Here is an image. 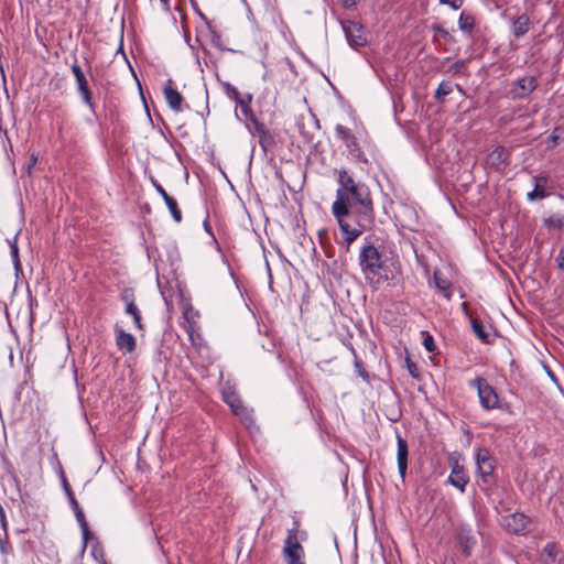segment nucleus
<instances>
[{
    "label": "nucleus",
    "mask_w": 564,
    "mask_h": 564,
    "mask_svg": "<svg viewBox=\"0 0 564 564\" xmlns=\"http://www.w3.org/2000/svg\"><path fill=\"white\" fill-rule=\"evenodd\" d=\"M346 148L348 149L349 153L358 159V160H361V156H362V152L357 143V140L356 138H351L346 144Z\"/></svg>",
    "instance_id": "nucleus-28"
},
{
    "label": "nucleus",
    "mask_w": 564,
    "mask_h": 564,
    "mask_svg": "<svg viewBox=\"0 0 564 564\" xmlns=\"http://www.w3.org/2000/svg\"><path fill=\"white\" fill-rule=\"evenodd\" d=\"M440 3L449 6L454 10H458L462 8L464 0H440Z\"/></svg>",
    "instance_id": "nucleus-33"
},
{
    "label": "nucleus",
    "mask_w": 564,
    "mask_h": 564,
    "mask_svg": "<svg viewBox=\"0 0 564 564\" xmlns=\"http://www.w3.org/2000/svg\"><path fill=\"white\" fill-rule=\"evenodd\" d=\"M307 533L299 530V523L294 522V528L288 531L286 539L282 549L283 558L286 564H305V552L301 541H305Z\"/></svg>",
    "instance_id": "nucleus-3"
},
{
    "label": "nucleus",
    "mask_w": 564,
    "mask_h": 564,
    "mask_svg": "<svg viewBox=\"0 0 564 564\" xmlns=\"http://www.w3.org/2000/svg\"><path fill=\"white\" fill-rule=\"evenodd\" d=\"M456 542L466 557L471 555V550L477 544L476 533L465 525L457 529Z\"/></svg>",
    "instance_id": "nucleus-6"
},
{
    "label": "nucleus",
    "mask_w": 564,
    "mask_h": 564,
    "mask_svg": "<svg viewBox=\"0 0 564 564\" xmlns=\"http://www.w3.org/2000/svg\"><path fill=\"white\" fill-rule=\"evenodd\" d=\"M115 333L118 349L123 354L132 352L135 348V338L118 326H116Z\"/></svg>",
    "instance_id": "nucleus-10"
},
{
    "label": "nucleus",
    "mask_w": 564,
    "mask_h": 564,
    "mask_svg": "<svg viewBox=\"0 0 564 564\" xmlns=\"http://www.w3.org/2000/svg\"><path fill=\"white\" fill-rule=\"evenodd\" d=\"M359 265L367 282L378 288L388 280L387 264L373 245H366L359 253Z\"/></svg>",
    "instance_id": "nucleus-2"
},
{
    "label": "nucleus",
    "mask_w": 564,
    "mask_h": 564,
    "mask_svg": "<svg viewBox=\"0 0 564 564\" xmlns=\"http://www.w3.org/2000/svg\"><path fill=\"white\" fill-rule=\"evenodd\" d=\"M338 188L332 213L336 218L344 241L350 246L364 231L373 225V206L368 186L346 170L338 172Z\"/></svg>",
    "instance_id": "nucleus-1"
},
{
    "label": "nucleus",
    "mask_w": 564,
    "mask_h": 564,
    "mask_svg": "<svg viewBox=\"0 0 564 564\" xmlns=\"http://www.w3.org/2000/svg\"><path fill=\"white\" fill-rule=\"evenodd\" d=\"M397 459H398V470L402 478L405 477L406 468H408V443L406 441L401 437L400 435H397Z\"/></svg>",
    "instance_id": "nucleus-11"
},
{
    "label": "nucleus",
    "mask_w": 564,
    "mask_h": 564,
    "mask_svg": "<svg viewBox=\"0 0 564 564\" xmlns=\"http://www.w3.org/2000/svg\"><path fill=\"white\" fill-rule=\"evenodd\" d=\"M0 520H1L2 524L4 525V511L1 506H0Z\"/></svg>",
    "instance_id": "nucleus-42"
},
{
    "label": "nucleus",
    "mask_w": 564,
    "mask_h": 564,
    "mask_svg": "<svg viewBox=\"0 0 564 564\" xmlns=\"http://www.w3.org/2000/svg\"><path fill=\"white\" fill-rule=\"evenodd\" d=\"M438 31L442 33V35L446 36L448 33L447 31L443 30V29H438Z\"/></svg>",
    "instance_id": "nucleus-44"
},
{
    "label": "nucleus",
    "mask_w": 564,
    "mask_h": 564,
    "mask_svg": "<svg viewBox=\"0 0 564 564\" xmlns=\"http://www.w3.org/2000/svg\"><path fill=\"white\" fill-rule=\"evenodd\" d=\"M434 282L436 288L440 290V292L446 297L451 299V293L448 291L449 289V282L445 279H442L437 272H434Z\"/></svg>",
    "instance_id": "nucleus-24"
},
{
    "label": "nucleus",
    "mask_w": 564,
    "mask_h": 564,
    "mask_svg": "<svg viewBox=\"0 0 564 564\" xmlns=\"http://www.w3.org/2000/svg\"><path fill=\"white\" fill-rule=\"evenodd\" d=\"M529 518L523 513H511L502 517L501 525L511 533L520 534L523 533L529 524Z\"/></svg>",
    "instance_id": "nucleus-8"
},
{
    "label": "nucleus",
    "mask_w": 564,
    "mask_h": 564,
    "mask_svg": "<svg viewBox=\"0 0 564 564\" xmlns=\"http://www.w3.org/2000/svg\"><path fill=\"white\" fill-rule=\"evenodd\" d=\"M477 389L480 405L485 410H492L499 406V397L495 389L482 378H476L469 383Z\"/></svg>",
    "instance_id": "nucleus-4"
},
{
    "label": "nucleus",
    "mask_w": 564,
    "mask_h": 564,
    "mask_svg": "<svg viewBox=\"0 0 564 564\" xmlns=\"http://www.w3.org/2000/svg\"><path fill=\"white\" fill-rule=\"evenodd\" d=\"M155 188H156L158 193L162 196V198L164 200H166L167 197H171L161 185L156 184Z\"/></svg>",
    "instance_id": "nucleus-39"
},
{
    "label": "nucleus",
    "mask_w": 564,
    "mask_h": 564,
    "mask_svg": "<svg viewBox=\"0 0 564 564\" xmlns=\"http://www.w3.org/2000/svg\"><path fill=\"white\" fill-rule=\"evenodd\" d=\"M121 300L126 303V305H128L129 303H134L133 302V294L129 290H126V291L122 292Z\"/></svg>",
    "instance_id": "nucleus-36"
},
{
    "label": "nucleus",
    "mask_w": 564,
    "mask_h": 564,
    "mask_svg": "<svg viewBox=\"0 0 564 564\" xmlns=\"http://www.w3.org/2000/svg\"><path fill=\"white\" fill-rule=\"evenodd\" d=\"M531 21L527 14L519 15L512 24V34L516 37L523 36L530 29Z\"/></svg>",
    "instance_id": "nucleus-16"
},
{
    "label": "nucleus",
    "mask_w": 564,
    "mask_h": 564,
    "mask_svg": "<svg viewBox=\"0 0 564 564\" xmlns=\"http://www.w3.org/2000/svg\"><path fill=\"white\" fill-rule=\"evenodd\" d=\"M557 267L564 271V249H561L556 257Z\"/></svg>",
    "instance_id": "nucleus-38"
},
{
    "label": "nucleus",
    "mask_w": 564,
    "mask_h": 564,
    "mask_svg": "<svg viewBox=\"0 0 564 564\" xmlns=\"http://www.w3.org/2000/svg\"><path fill=\"white\" fill-rule=\"evenodd\" d=\"M0 550H1L2 553H6V547H4V545L2 544L1 541H0Z\"/></svg>",
    "instance_id": "nucleus-43"
},
{
    "label": "nucleus",
    "mask_w": 564,
    "mask_h": 564,
    "mask_svg": "<svg viewBox=\"0 0 564 564\" xmlns=\"http://www.w3.org/2000/svg\"><path fill=\"white\" fill-rule=\"evenodd\" d=\"M80 529H82V532H83V547L85 549L86 545H87L88 540L91 536V533L89 531L87 522H84V527H80Z\"/></svg>",
    "instance_id": "nucleus-35"
},
{
    "label": "nucleus",
    "mask_w": 564,
    "mask_h": 564,
    "mask_svg": "<svg viewBox=\"0 0 564 564\" xmlns=\"http://www.w3.org/2000/svg\"><path fill=\"white\" fill-rule=\"evenodd\" d=\"M170 1L171 0H160L163 10L166 12H170V10H171Z\"/></svg>",
    "instance_id": "nucleus-40"
},
{
    "label": "nucleus",
    "mask_w": 564,
    "mask_h": 564,
    "mask_svg": "<svg viewBox=\"0 0 564 564\" xmlns=\"http://www.w3.org/2000/svg\"><path fill=\"white\" fill-rule=\"evenodd\" d=\"M163 94L169 106L176 112L182 111V95L172 87V80L169 79L163 87Z\"/></svg>",
    "instance_id": "nucleus-12"
},
{
    "label": "nucleus",
    "mask_w": 564,
    "mask_h": 564,
    "mask_svg": "<svg viewBox=\"0 0 564 564\" xmlns=\"http://www.w3.org/2000/svg\"><path fill=\"white\" fill-rule=\"evenodd\" d=\"M173 219L176 223H180L182 220V213L177 206V202L173 197H167L166 200H164Z\"/></svg>",
    "instance_id": "nucleus-25"
},
{
    "label": "nucleus",
    "mask_w": 564,
    "mask_h": 564,
    "mask_svg": "<svg viewBox=\"0 0 564 564\" xmlns=\"http://www.w3.org/2000/svg\"><path fill=\"white\" fill-rule=\"evenodd\" d=\"M454 85L449 82H442L436 91H435V99L440 102H443L445 100V97L453 91Z\"/></svg>",
    "instance_id": "nucleus-21"
},
{
    "label": "nucleus",
    "mask_w": 564,
    "mask_h": 564,
    "mask_svg": "<svg viewBox=\"0 0 564 564\" xmlns=\"http://www.w3.org/2000/svg\"><path fill=\"white\" fill-rule=\"evenodd\" d=\"M343 6L346 8L352 7L355 4V0H340Z\"/></svg>",
    "instance_id": "nucleus-41"
},
{
    "label": "nucleus",
    "mask_w": 564,
    "mask_h": 564,
    "mask_svg": "<svg viewBox=\"0 0 564 564\" xmlns=\"http://www.w3.org/2000/svg\"><path fill=\"white\" fill-rule=\"evenodd\" d=\"M423 346H424V348H425L427 351H430V352L434 351V350H435V344H434V339H433V337H432V336H430V335H426V336L424 337V339H423Z\"/></svg>",
    "instance_id": "nucleus-34"
},
{
    "label": "nucleus",
    "mask_w": 564,
    "mask_h": 564,
    "mask_svg": "<svg viewBox=\"0 0 564 564\" xmlns=\"http://www.w3.org/2000/svg\"><path fill=\"white\" fill-rule=\"evenodd\" d=\"M544 225L562 229L564 228V215L554 214L544 220Z\"/></svg>",
    "instance_id": "nucleus-26"
},
{
    "label": "nucleus",
    "mask_w": 564,
    "mask_h": 564,
    "mask_svg": "<svg viewBox=\"0 0 564 564\" xmlns=\"http://www.w3.org/2000/svg\"><path fill=\"white\" fill-rule=\"evenodd\" d=\"M226 402L228 403V405L231 408V410L238 414L240 412V410L242 409V405L240 403V401H238L237 399L232 398V399H229L227 398L226 399Z\"/></svg>",
    "instance_id": "nucleus-32"
},
{
    "label": "nucleus",
    "mask_w": 564,
    "mask_h": 564,
    "mask_svg": "<svg viewBox=\"0 0 564 564\" xmlns=\"http://www.w3.org/2000/svg\"><path fill=\"white\" fill-rule=\"evenodd\" d=\"M223 88H224L225 94L227 95V97H229L230 99H234L235 101L239 100L240 94H239V91L237 90L236 87H234L229 83H224L223 84Z\"/></svg>",
    "instance_id": "nucleus-30"
},
{
    "label": "nucleus",
    "mask_w": 564,
    "mask_h": 564,
    "mask_svg": "<svg viewBox=\"0 0 564 564\" xmlns=\"http://www.w3.org/2000/svg\"><path fill=\"white\" fill-rule=\"evenodd\" d=\"M556 555L557 547L554 543H547L541 552V558L544 564H554L556 561Z\"/></svg>",
    "instance_id": "nucleus-18"
},
{
    "label": "nucleus",
    "mask_w": 564,
    "mask_h": 564,
    "mask_svg": "<svg viewBox=\"0 0 564 564\" xmlns=\"http://www.w3.org/2000/svg\"><path fill=\"white\" fill-rule=\"evenodd\" d=\"M533 182H534V188L533 191L529 192L527 194V198L529 200H536V199H543L544 197H546V185H547V176L545 175H538V176H534L533 177Z\"/></svg>",
    "instance_id": "nucleus-14"
},
{
    "label": "nucleus",
    "mask_w": 564,
    "mask_h": 564,
    "mask_svg": "<svg viewBox=\"0 0 564 564\" xmlns=\"http://www.w3.org/2000/svg\"><path fill=\"white\" fill-rule=\"evenodd\" d=\"M343 29L350 46L356 48L367 43L364 29L360 24L348 21L343 23Z\"/></svg>",
    "instance_id": "nucleus-9"
},
{
    "label": "nucleus",
    "mask_w": 564,
    "mask_h": 564,
    "mask_svg": "<svg viewBox=\"0 0 564 564\" xmlns=\"http://www.w3.org/2000/svg\"><path fill=\"white\" fill-rule=\"evenodd\" d=\"M476 464L479 476L482 478L485 482H487L495 469L494 458L488 449L479 448L477 451Z\"/></svg>",
    "instance_id": "nucleus-7"
},
{
    "label": "nucleus",
    "mask_w": 564,
    "mask_h": 564,
    "mask_svg": "<svg viewBox=\"0 0 564 564\" xmlns=\"http://www.w3.org/2000/svg\"><path fill=\"white\" fill-rule=\"evenodd\" d=\"M448 481L451 485L459 489L462 492L465 490V487L468 482V477L465 473V469L457 462L453 465L451 475L448 477Z\"/></svg>",
    "instance_id": "nucleus-13"
},
{
    "label": "nucleus",
    "mask_w": 564,
    "mask_h": 564,
    "mask_svg": "<svg viewBox=\"0 0 564 564\" xmlns=\"http://www.w3.org/2000/svg\"><path fill=\"white\" fill-rule=\"evenodd\" d=\"M124 311H126V313L128 315L132 316L134 325L139 329H143V325H142V322H141V314H140V311H139L138 306L134 303H129L128 305H126V310Z\"/></svg>",
    "instance_id": "nucleus-22"
},
{
    "label": "nucleus",
    "mask_w": 564,
    "mask_h": 564,
    "mask_svg": "<svg viewBox=\"0 0 564 564\" xmlns=\"http://www.w3.org/2000/svg\"><path fill=\"white\" fill-rule=\"evenodd\" d=\"M66 491H67L70 505H72V508L74 510L76 520L79 523V527H84V522H87L86 518H85V514L82 511V509H80L77 500L75 499L74 495L72 494V491L67 487H66Z\"/></svg>",
    "instance_id": "nucleus-20"
},
{
    "label": "nucleus",
    "mask_w": 564,
    "mask_h": 564,
    "mask_svg": "<svg viewBox=\"0 0 564 564\" xmlns=\"http://www.w3.org/2000/svg\"><path fill=\"white\" fill-rule=\"evenodd\" d=\"M509 158V151L503 147L492 150L487 158V163L492 167H499Z\"/></svg>",
    "instance_id": "nucleus-15"
},
{
    "label": "nucleus",
    "mask_w": 564,
    "mask_h": 564,
    "mask_svg": "<svg viewBox=\"0 0 564 564\" xmlns=\"http://www.w3.org/2000/svg\"><path fill=\"white\" fill-rule=\"evenodd\" d=\"M70 69L75 77V80L77 84V89L83 98V101L89 107V109L91 111H94V104L91 100L93 99L91 91L88 87V82L86 79V76H85L83 69L80 68V66L77 63H74L70 66Z\"/></svg>",
    "instance_id": "nucleus-5"
},
{
    "label": "nucleus",
    "mask_w": 564,
    "mask_h": 564,
    "mask_svg": "<svg viewBox=\"0 0 564 564\" xmlns=\"http://www.w3.org/2000/svg\"><path fill=\"white\" fill-rule=\"evenodd\" d=\"M335 132L337 138H339L345 144L354 138V135L350 133L349 129L341 124H337L335 128Z\"/></svg>",
    "instance_id": "nucleus-29"
},
{
    "label": "nucleus",
    "mask_w": 564,
    "mask_h": 564,
    "mask_svg": "<svg viewBox=\"0 0 564 564\" xmlns=\"http://www.w3.org/2000/svg\"><path fill=\"white\" fill-rule=\"evenodd\" d=\"M471 326L475 335L484 343H487L489 335L486 333L482 324L476 319H471Z\"/></svg>",
    "instance_id": "nucleus-27"
},
{
    "label": "nucleus",
    "mask_w": 564,
    "mask_h": 564,
    "mask_svg": "<svg viewBox=\"0 0 564 564\" xmlns=\"http://www.w3.org/2000/svg\"><path fill=\"white\" fill-rule=\"evenodd\" d=\"M10 247H11V258L13 260L14 267L17 269H19L20 268V260H19V249H18V246H17V242L15 241L11 242Z\"/></svg>",
    "instance_id": "nucleus-31"
},
{
    "label": "nucleus",
    "mask_w": 564,
    "mask_h": 564,
    "mask_svg": "<svg viewBox=\"0 0 564 564\" xmlns=\"http://www.w3.org/2000/svg\"><path fill=\"white\" fill-rule=\"evenodd\" d=\"M406 365H408V369H409V372L411 373V376L414 378L419 377L416 365L414 362L410 361L409 359L406 360Z\"/></svg>",
    "instance_id": "nucleus-37"
},
{
    "label": "nucleus",
    "mask_w": 564,
    "mask_h": 564,
    "mask_svg": "<svg viewBox=\"0 0 564 564\" xmlns=\"http://www.w3.org/2000/svg\"><path fill=\"white\" fill-rule=\"evenodd\" d=\"M251 95H248L246 98L240 97L239 100H236L237 106L240 109V112L245 117L246 120H253V113L250 108Z\"/></svg>",
    "instance_id": "nucleus-19"
},
{
    "label": "nucleus",
    "mask_w": 564,
    "mask_h": 564,
    "mask_svg": "<svg viewBox=\"0 0 564 564\" xmlns=\"http://www.w3.org/2000/svg\"><path fill=\"white\" fill-rule=\"evenodd\" d=\"M458 24L463 32L470 33L475 25V19L463 12L459 17Z\"/></svg>",
    "instance_id": "nucleus-23"
},
{
    "label": "nucleus",
    "mask_w": 564,
    "mask_h": 564,
    "mask_svg": "<svg viewBox=\"0 0 564 564\" xmlns=\"http://www.w3.org/2000/svg\"><path fill=\"white\" fill-rule=\"evenodd\" d=\"M517 85H518V88H519V91L516 93L517 96L519 98H524V97H527L530 93H532L535 89L536 80L532 76L523 77V78L518 80Z\"/></svg>",
    "instance_id": "nucleus-17"
}]
</instances>
